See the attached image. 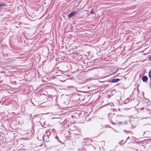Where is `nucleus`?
<instances>
[{
	"instance_id": "1",
	"label": "nucleus",
	"mask_w": 151,
	"mask_h": 151,
	"mask_svg": "<svg viewBox=\"0 0 151 151\" xmlns=\"http://www.w3.org/2000/svg\"><path fill=\"white\" fill-rule=\"evenodd\" d=\"M77 14V12L75 11H73L70 13L68 15V18L70 19L73 16Z\"/></svg>"
},
{
	"instance_id": "2",
	"label": "nucleus",
	"mask_w": 151,
	"mask_h": 151,
	"mask_svg": "<svg viewBox=\"0 0 151 151\" xmlns=\"http://www.w3.org/2000/svg\"><path fill=\"white\" fill-rule=\"evenodd\" d=\"M119 80L120 79L119 78H114L111 80H109L108 82L112 83H116L118 82Z\"/></svg>"
},
{
	"instance_id": "3",
	"label": "nucleus",
	"mask_w": 151,
	"mask_h": 151,
	"mask_svg": "<svg viewBox=\"0 0 151 151\" xmlns=\"http://www.w3.org/2000/svg\"><path fill=\"white\" fill-rule=\"evenodd\" d=\"M148 77L145 76H143L142 78V80L144 82H146L148 80Z\"/></svg>"
},
{
	"instance_id": "4",
	"label": "nucleus",
	"mask_w": 151,
	"mask_h": 151,
	"mask_svg": "<svg viewBox=\"0 0 151 151\" xmlns=\"http://www.w3.org/2000/svg\"><path fill=\"white\" fill-rule=\"evenodd\" d=\"M150 106L149 105H147L146 107V109L149 111L151 110V109H150Z\"/></svg>"
},
{
	"instance_id": "5",
	"label": "nucleus",
	"mask_w": 151,
	"mask_h": 151,
	"mask_svg": "<svg viewBox=\"0 0 151 151\" xmlns=\"http://www.w3.org/2000/svg\"><path fill=\"white\" fill-rule=\"evenodd\" d=\"M7 6V5L5 4H0V7L4 6Z\"/></svg>"
},
{
	"instance_id": "6",
	"label": "nucleus",
	"mask_w": 151,
	"mask_h": 151,
	"mask_svg": "<svg viewBox=\"0 0 151 151\" xmlns=\"http://www.w3.org/2000/svg\"><path fill=\"white\" fill-rule=\"evenodd\" d=\"M148 76L150 78H151V69L149 71Z\"/></svg>"
},
{
	"instance_id": "7",
	"label": "nucleus",
	"mask_w": 151,
	"mask_h": 151,
	"mask_svg": "<svg viewBox=\"0 0 151 151\" xmlns=\"http://www.w3.org/2000/svg\"><path fill=\"white\" fill-rule=\"evenodd\" d=\"M117 116L118 117H124V116H122V115H117Z\"/></svg>"
},
{
	"instance_id": "8",
	"label": "nucleus",
	"mask_w": 151,
	"mask_h": 151,
	"mask_svg": "<svg viewBox=\"0 0 151 151\" xmlns=\"http://www.w3.org/2000/svg\"><path fill=\"white\" fill-rule=\"evenodd\" d=\"M148 58L149 60L151 61V55H149L148 57Z\"/></svg>"
},
{
	"instance_id": "9",
	"label": "nucleus",
	"mask_w": 151,
	"mask_h": 151,
	"mask_svg": "<svg viewBox=\"0 0 151 151\" xmlns=\"http://www.w3.org/2000/svg\"><path fill=\"white\" fill-rule=\"evenodd\" d=\"M129 138H130V137H127V139L126 140V141H125V142L124 143H124L126 142L127 141L128 139H129Z\"/></svg>"
},
{
	"instance_id": "10",
	"label": "nucleus",
	"mask_w": 151,
	"mask_h": 151,
	"mask_svg": "<svg viewBox=\"0 0 151 151\" xmlns=\"http://www.w3.org/2000/svg\"><path fill=\"white\" fill-rule=\"evenodd\" d=\"M91 14H93L94 13V12H93V10H92L91 12Z\"/></svg>"
},
{
	"instance_id": "11",
	"label": "nucleus",
	"mask_w": 151,
	"mask_h": 151,
	"mask_svg": "<svg viewBox=\"0 0 151 151\" xmlns=\"http://www.w3.org/2000/svg\"><path fill=\"white\" fill-rule=\"evenodd\" d=\"M0 73H5V72L4 71H2L0 72Z\"/></svg>"
},
{
	"instance_id": "12",
	"label": "nucleus",
	"mask_w": 151,
	"mask_h": 151,
	"mask_svg": "<svg viewBox=\"0 0 151 151\" xmlns=\"http://www.w3.org/2000/svg\"><path fill=\"white\" fill-rule=\"evenodd\" d=\"M123 123V122H119V124H121Z\"/></svg>"
},
{
	"instance_id": "13",
	"label": "nucleus",
	"mask_w": 151,
	"mask_h": 151,
	"mask_svg": "<svg viewBox=\"0 0 151 151\" xmlns=\"http://www.w3.org/2000/svg\"><path fill=\"white\" fill-rule=\"evenodd\" d=\"M144 109V107H142L140 109V110H143Z\"/></svg>"
},
{
	"instance_id": "14",
	"label": "nucleus",
	"mask_w": 151,
	"mask_h": 151,
	"mask_svg": "<svg viewBox=\"0 0 151 151\" xmlns=\"http://www.w3.org/2000/svg\"><path fill=\"white\" fill-rule=\"evenodd\" d=\"M124 124H127V122H125L124 123Z\"/></svg>"
},
{
	"instance_id": "15",
	"label": "nucleus",
	"mask_w": 151,
	"mask_h": 151,
	"mask_svg": "<svg viewBox=\"0 0 151 151\" xmlns=\"http://www.w3.org/2000/svg\"><path fill=\"white\" fill-rule=\"evenodd\" d=\"M55 138L57 139H59V138L58 136H56L55 137Z\"/></svg>"
},
{
	"instance_id": "16",
	"label": "nucleus",
	"mask_w": 151,
	"mask_h": 151,
	"mask_svg": "<svg viewBox=\"0 0 151 151\" xmlns=\"http://www.w3.org/2000/svg\"><path fill=\"white\" fill-rule=\"evenodd\" d=\"M45 137H47L48 139L49 138L48 135H47L45 136Z\"/></svg>"
},
{
	"instance_id": "17",
	"label": "nucleus",
	"mask_w": 151,
	"mask_h": 151,
	"mask_svg": "<svg viewBox=\"0 0 151 151\" xmlns=\"http://www.w3.org/2000/svg\"><path fill=\"white\" fill-rule=\"evenodd\" d=\"M113 124H116V123H113Z\"/></svg>"
},
{
	"instance_id": "18",
	"label": "nucleus",
	"mask_w": 151,
	"mask_h": 151,
	"mask_svg": "<svg viewBox=\"0 0 151 151\" xmlns=\"http://www.w3.org/2000/svg\"><path fill=\"white\" fill-rule=\"evenodd\" d=\"M4 98H2V100H4Z\"/></svg>"
},
{
	"instance_id": "19",
	"label": "nucleus",
	"mask_w": 151,
	"mask_h": 151,
	"mask_svg": "<svg viewBox=\"0 0 151 151\" xmlns=\"http://www.w3.org/2000/svg\"><path fill=\"white\" fill-rule=\"evenodd\" d=\"M49 139H47V140H46V141H49Z\"/></svg>"
},
{
	"instance_id": "20",
	"label": "nucleus",
	"mask_w": 151,
	"mask_h": 151,
	"mask_svg": "<svg viewBox=\"0 0 151 151\" xmlns=\"http://www.w3.org/2000/svg\"><path fill=\"white\" fill-rule=\"evenodd\" d=\"M123 141V140L121 141V142H122Z\"/></svg>"
},
{
	"instance_id": "21",
	"label": "nucleus",
	"mask_w": 151,
	"mask_h": 151,
	"mask_svg": "<svg viewBox=\"0 0 151 151\" xmlns=\"http://www.w3.org/2000/svg\"><path fill=\"white\" fill-rule=\"evenodd\" d=\"M12 124V122L11 123V124H10L11 125V124Z\"/></svg>"
}]
</instances>
